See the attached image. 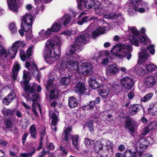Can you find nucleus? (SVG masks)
Here are the masks:
<instances>
[{"mask_svg":"<svg viewBox=\"0 0 157 157\" xmlns=\"http://www.w3.org/2000/svg\"><path fill=\"white\" fill-rule=\"evenodd\" d=\"M98 25L96 22L91 24L86 30L81 33L77 36L74 44L71 45L68 51L66 53L67 56H71L68 61H63L59 65L56 66L59 72L62 73L66 67L75 73V75L77 78L80 77L81 75H89L92 73L93 67L89 61L84 59L79 63L77 56L75 53L81 51L80 46L82 43L86 44L89 41L90 34L93 30L97 29Z\"/></svg>","mask_w":157,"mask_h":157,"instance_id":"1","label":"nucleus"},{"mask_svg":"<svg viewBox=\"0 0 157 157\" xmlns=\"http://www.w3.org/2000/svg\"><path fill=\"white\" fill-rule=\"evenodd\" d=\"M129 34L126 33L129 37V39L131 43L136 46H138L141 43L144 47L142 45V52L139 54V61L141 63L147 60L150 55L147 52L149 51L152 55L155 53L154 45H151L147 46V43L150 42V40L146 36H140L139 32L135 27H131L128 28Z\"/></svg>","mask_w":157,"mask_h":157,"instance_id":"2","label":"nucleus"},{"mask_svg":"<svg viewBox=\"0 0 157 157\" xmlns=\"http://www.w3.org/2000/svg\"><path fill=\"white\" fill-rule=\"evenodd\" d=\"M61 42L59 37L56 36L49 39L45 43V50L44 56L46 62L49 64H52L54 61L59 59V56L57 54L55 49L59 52Z\"/></svg>","mask_w":157,"mask_h":157,"instance_id":"3","label":"nucleus"},{"mask_svg":"<svg viewBox=\"0 0 157 157\" xmlns=\"http://www.w3.org/2000/svg\"><path fill=\"white\" fill-rule=\"evenodd\" d=\"M2 44L0 41V64L3 70L5 71L9 67L6 61L7 58H9L13 59L16 55L18 49L25 47L26 44L24 41H17L14 42L8 50L2 46Z\"/></svg>","mask_w":157,"mask_h":157,"instance_id":"4","label":"nucleus"},{"mask_svg":"<svg viewBox=\"0 0 157 157\" xmlns=\"http://www.w3.org/2000/svg\"><path fill=\"white\" fill-rule=\"evenodd\" d=\"M36 88L37 92H39L41 91V88L40 86L34 83L32 87L30 86V88L28 91V93H27L26 90H25V94L24 93L23 95L26 98L28 101L30 103H32L33 111L35 115L37 116L38 114L36 110L35 107H37L40 112H41V111L40 106L37 101V100L39 98V95L35 93V89Z\"/></svg>","mask_w":157,"mask_h":157,"instance_id":"5","label":"nucleus"},{"mask_svg":"<svg viewBox=\"0 0 157 157\" xmlns=\"http://www.w3.org/2000/svg\"><path fill=\"white\" fill-rule=\"evenodd\" d=\"M113 146V143L108 139H102L96 142L94 150L100 157L107 155L108 153L112 152Z\"/></svg>","mask_w":157,"mask_h":157,"instance_id":"6","label":"nucleus"},{"mask_svg":"<svg viewBox=\"0 0 157 157\" xmlns=\"http://www.w3.org/2000/svg\"><path fill=\"white\" fill-rule=\"evenodd\" d=\"M132 47L128 44H120L115 45L111 50V54L114 56L120 59L125 57L128 55L127 59L129 60L131 58V52Z\"/></svg>","mask_w":157,"mask_h":157,"instance_id":"7","label":"nucleus"},{"mask_svg":"<svg viewBox=\"0 0 157 157\" xmlns=\"http://www.w3.org/2000/svg\"><path fill=\"white\" fill-rule=\"evenodd\" d=\"M103 86V88L100 89L98 90V93L102 98L105 99L111 98L113 95L112 91L115 94L117 93V90L118 89L119 86L117 85H113L112 86L111 89H110L108 86H105V84Z\"/></svg>","mask_w":157,"mask_h":157,"instance_id":"8","label":"nucleus"},{"mask_svg":"<svg viewBox=\"0 0 157 157\" xmlns=\"http://www.w3.org/2000/svg\"><path fill=\"white\" fill-rule=\"evenodd\" d=\"M157 70V66L153 64H140L138 67L137 72L139 75H141Z\"/></svg>","mask_w":157,"mask_h":157,"instance_id":"9","label":"nucleus"},{"mask_svg":"<svg viewBox=\"0 0 157 157\" xmlns=\"http://www.w3.org/2000/svg\"><path fill=\"white\" fill-rule=\"evenodd\" d=\"M140 5L138 2L135 0H129L126 4V5L129 7L127 10L130 13L137 11L140 13L144 12L145 11L144 8H138Z\"/></svg>","mask_w":157,"mask_h":157,"instance_id":"10","label":"nucleus"},{"mask_svg":"<svg viewBox=\"0 0 157 157\" xmlns=\"http://www.w3.org/2000/svg\"><path fill=\"white\" fill-rule=\"evenodd\" d=\"M25 66L29 71L33 70V75L36 78V80L39 81L40 78L41 77V74L38 70L36 65L33 62L31 65H30L28 62H26Z\"/></svg>","mask_w":157,"mask_h":157,"instance_id":"11","label":"nucleus"},{"mask_svg":"<svg viewBox=\"0 0 157 157\" xmlns=\"http://www.w3.org/2000/svg\"><path fill=\"white\" fill-rule=\"evenodd\" d=\"M78 8L83 10L84 8L88 9L93 8L94 1L93 0H77Z\"/></svg>","mask_w":157,"mask_h":157,"instance_id":"12","label":"nucleus"},{"mask_svg":"<svg viewBox=\"0 0 157 157\" xmlns=\"http://www.w3.org/2000/svg\"><path fill=\"white\" fill-rule=\"evenodd\" d=\"M120 83L125 89L127 90L131 89L134 84L133 79L129 77H126L121 79Z\"/></svg>","mask_w":157,"mask_h":157,"instance_id":"13","label":"nucleus"},{"mask_svg":"<svg viewBox=\"0 0 157 157\" xmlns=\"http://www.w3.org/2000/svg\"><path fill=\"white\" fill-rule=\"evenodd\" d=\"M138 123L131 119H128L125 123V127L129 130L131 134H133L136 130L138 126Z\"/></svg>","mask_w":157,"mask_h":157,"instance_id":"14","label":"nucleus"},{"mask_svg":"<svg viewBox=\"0 0 157 157\" xmlns=\"http://www.w3.org/2000/svg\"><path fill=\"white\" fill-rule=\"evenodd\" d=\"M23 78L24 81H21V85L23 86L25 90H26L27 93L30 88V86L28 85L29 81L31 79V76L29 72L26 71L24 70L23 72Z\"/></svg>","mask_w":157,"mask_h":157,"instance_id":"15","label":"nucleus"},{"mask_svg":"<svg viewBox=\"0 0 157 157\" xmlns=\"http://www.w3.org/2000/svg\"><path fill=\"white\" fill-rule=\"evenodd\" d=\"M49 115L52 119V126L51 128L52 132L54 133L56 132L57 129L56 125L58 120V112L55 109L54 111H50Z\"/></svg>","mask_w":157,"mask_h":157,"instance_id":"16","label":"nucleus"},{"mask_svg":"<svg viewBox=\"0 0 157 157\" xmlns=\"http://www.w3.org/2000/svg\"><path fill=\"white\" fill-rule=\"evenodd\" d=\"M55 86L56 87V86L54 85L53 81L51 79L49 80L48 82L46 88L48 90H49V89H51L52 88L53 89V90H51L49 95V98L51 99L55 98L57 96V94L55 90H54Z\"/></svg>","mask_w":157,"mask_h":157,"instance_id":"17","label":"nucleus"},{"mask_svg":"<svg viewBox=\"0 0 157 157\" xmlns=\"http://www.w3.org/2000/svg\"><path fill=\"white\" fill-rule=\"evenodd\" d=\"M156 83L155 77L151 75L148 76L144 79V84L147 88L152 87Z\"/></svg>","mask_w":157,"mask_h":157,"instance_id":"18","label":"nucleus"},{"mask_svg":"<svg viewBox=\"0 0 157 157\" xmlns=\"http://www.w3.org/2000/svg\"><path fill=\"white\" fill-rule=\"evenodd\" d=\"M119 67L115 63H113L109 65L107 69V74L110 75H114L120 71Z\"/></svg>","mask_w":157,"mask_h":157,"instance_id":"19","label":"nucleus"},{"mask_svg":"<svg viewBox=\"0 0 157 157\" xmlns=\"http://www.w3.org/2000/svg\"><path fill=\"white\" fill-rule=\"evenodd\" d=\"M90 86L93 89H96L98 88L101 85H104V83L106 84L107 82V81L105 79L104 82H102L101 83H99L94 79L93 78H90L88 81Z\"/></svg>","mask_w":157,"mask_h":157,"instance_id":"20","label":"nucleus"},{"mask_svg":"<svg viewBox=\"0 0 157 157\" xmlns=\"http://www.w3.org/2000/svg\"><path fill=\"white\" fill-rule=\"evenodd\" d=\"M16 98V94L14 91L12 90L2 100L3 104L7 105H9L12 102L13 100Z\"/></svg>","mask_w":157,"mask_h":157,"instance_id":"21","label":"nucleus"},{"mask_svg":"<svg viewBox=\"0 0 157 157\" xmlns=\"http://www.w3.org/2000/svg\"><path fill=\"white\" fill-rule=\"evenodd\" d=\"M149 145V141L144 138H142L137 142L136 146L137 149H142L143 150L146 148Z\"/></svg>","mask_w":157,"mask_h":157,"instance_id":"22","label":"nucleus"},{"mask_svg":"<svg viewBox=\"0 0 157 157\" xmlns=\"http://www.w3.org/2000/svg\"><path fill=\"white\" fill-rule=\"evenodd\" d=\"M139 150H137L136 152H132L131 150L126 151L124 153L123 157H140L142 154V153Z\"/></svg>","mask_w":157,"mask_h":157,"instance_id":"23","label":"nucleus"},{"mask_svg":"<svg viewBox=\"0 0 157 157\" xmlns=\"http://www.w3.org/2000/svg\"><path fill=\"white\" fill-rule=\"evenodd\" d=\"M51 33L50 28H48L47 31L42 29L38 33L39 39L40 40H44L48 38Z\"/></svg>","mask_w":157,"mask_h":157,"instance_id":"24","label":"nucleus"},{"mask_svg":"<svg viewBox=\"0 0 157 157\" xmlns=\"http://www.w3.org/2000/svg\"><path fill=\"white\" fill-rule=\"evenodd\" d=\"M107 29L108 28L107 27L98 26L96 30L94 31L91 33L93 36L94 37H95L105 33Z\"/></svg>","mask_w":157,"mask_h":157,"instance_id":"25","label":"nucleus"},{"mask_svg":"<svg viewBox=\"0 0 157 157\" xmlns=\"http://www.w3.org/2000/svg\"><path fill=\"white\" fill-rule=\"evenodd\" d=\"M8 7L10 10L14 13H17L18 10V7L16 0H7Z\"/></svg>","mask_w":157,"mask_h":157,"instance_id":"26","label":"nucleus"},{"mask_svg":"<svg viewBox=\"0 0 157 157\" xmlns=\"http://www.w3.org/2000/svg\"><path fill=\"white\" fill-rule=\"evenodd\" d=\"M75 91L78 94H83L87 89L84 83L79 82L75 87Z\"/></svg>","mask_w":157,"mask_h":157,"instance_id":"27","label":"nucleus"},{"mask_svg":"<svg viewBox=\"0 0 157 157\" xmlns=\"http://www.w3.org/2000/svg\"><path fill=\"white\" fill-rule=\"evenodd\" d=\"M34 17L30 14L26 13L21 17V22H25L29 24H33L34 21Z\"/></svg>","mask_w":157,"mask_h":157,"instance_id":"28","label":"nucleus"},{"mask_svg":"<svg viewBox=\"0 0 157 157\" xmlns=\"http://www.w3.org/2000/svg\"><path fill=\"white\" fill-rule=\"evenodd\" d=\"M70 21V16L68 14H65L62 18L58 20V22L60 24L63 23L64 26L66 27L69 24Z\"/></svg>","mask_w":157,"mask_h":157,"instance_id":"29","label":"nucleus"},{"mask_svg":"<svg viewBox=\"0 0 157 157\" xmlns=\"http://www.w3.org/2000/svg\"><path fill=\"white\" fill-rule=\"evenodd\" d=\"M20 69L19 63L16 62L13 64L12 69V77L14 80L16 79L18 72Z\"/></svg>","mask_w":157,"mask_h":157,"instance_id":"30","label":"nucleus"},{"mask_svg":"<svg viewBox=\"0 0 157 157\" xmlns=\"http://www.w3.org/2000/svg\"><path fill=\"white\" fill-rule=\"evenodd\" d=\"M72 145L75 148L78 149L79 148V136L78 135H70Z\"/></svg>","mask_w":157,"mask_h":157,"instance_id":"31","label":"nucleus"},{"mask_svg":"<svg viewBox=\"0 0 157 157\" xmlns=\"http://www.w3.org/2000/svg\"><path fill=\"white\" fill-rule=\"evenodd\" d=\"M93 121H94L98 122L96 126L99 129H101L104 126V121L103 120L102 118L101 117H100L99 118H98L97 117H93Z\"/></svg>","mask_w":157,"mask_h":157,"instance_id":"32","label":"nucleus"},{"mask_svg":"<svg viewBox=\"0 0 157 157\" xmlns=\"http://www.w3.org/2000/svg\"><path fill=\"white\" fill-rule=\"evenodd\" d=\"M141 106L140 105L135 104L131 105L129 108L130 113L132 115H135L139 111Z\"/></svg>","mask_w":157,"mask_h":157,"instance_id":"33","label":"nucleus"},{"mask_svg":"<svg viewBox=\"0 0 157 157\" xmlns=\"http://www.w3.org/2000/svg\"><path fill=\"white\" fill-rule=\"evenodd\" d=\"M102 116L103 117L102 119H105V122L107 123H109L113 120L112 116L111 114H108L107 112L105 111L101 113L100 115V117Z\"/></svg>","mask_w":157,"mask_h":157,"instance_id":"34","label":"nucleus"},{"mask_svg":"<svg viewBox=\"0 0 157 157\" xmlns=\"http://www.w3.org/2000/svg\"><path fill=\"white\" fill-rule=\"evenodd\" d=\"M32 24L21 22V27L25 32H31Z\"/></svg>","mask_w":157,"mask_h":157,"instance_id":"35","label":"nucleus"},{"mask_svg":"<svg viewBox=\"0 0 157 157\" xmlns=\"http://www.w3.org/2000/svg\"><path fill=\"white\" fill-rule=\"evenodd\" d=\"M68 104L71 108H73L77 106L78 105V102L75 98L71 97L68 99Z\"/></svg>","mask_w":157,"mask_h":157,"instance_id":"36","label":"nucleus"},{"mask_svg":"<svg viewBox=\"0 0 157 157\" xmlns=\"http://www.w3.org/2000/svg\"><path fill=\"white\" fill-rule=\"evenodd\" d=\"M148 113L153 116L157 115V104L155 105H150L148 108Z\"/></svg>","mask_w":157,"mask_h":157,"instance_id":"37","label":"nucleus"},{"mask_svg":"<svg viewBox=\"0 0 157 157\" xmlns=\"http://www.w3.org/2000/svg\"><path fill=\"white\" fill-rule=\"evenodd\" d=\"M101 0H95L94 1V4L93 5V8L94 9H95L96 11H97L98 9H99V10L100 11L99 13V14H101L103 12H102V10L100 8V6L101 3Z\"/></svg>","mask_w":157,"mask_h":157,"instance_id":"38","label":"nucleus"},{"mask_svg":"<svg viewBox=\"0 0 157 157\" xmlns=\"http://www.w3.org/2000/svg\"><path fill=\"white\" fill-rule=\"evenodd\" d=\"M61 29V24L59 22H58V20L57 22H55L52 25L50 29L52 32H57L59 31Z\"/></svg>","mask_w":157,"mask_h":157,"instance_id":"39","label":"nucleus"},{"mask_svg":"<svg viewBox=\"0 0 157 157\" xmlns=\"http://www.w3.org/2000/svg\"><path fill=\"white\" fill-rule=\"evenodd\" d=\"M153 95V94L152 93L147 94L140 99V101L144 102L148 101L151 100Z\"/></svg>","mask_w":157,"mask_h":157,"instance_id":"40","label":"nucleus"},{"mask_svg":"<svg viewBox=\"0 0 157 157\" xmlns=\"http://www.w3.org/2000/svg\"><path fill=\"white\" fill-rule=\"evenodd\" d=\"M9 27L11 33L12 34H15L17 32V27L15 22H11L9 25Z\"/></svg>","mask_w":157,"mask_h":157,"instance_id":"41","label":"nucleus"},{"mask_svg":"<svg viewBox=\"0 0 157 157\" xmlns=\"http://www.w3.org/2000/svg\"><path fill=\"white\" fill-rule=\"evenodd\" d=\"M119 16V15L117 14L115 12H113L107 13L104 15V17L107 19H115Z\"/></svg>","mask_w":157,"mask_h":157,"instance_id":"42","label":"nucleus"},{"mask_svg":"<svg viewBox=\"0 0 157 157\" xmlns=\"http://www.w3.org/2000/svg\"><path fill=\"white\" fill-rule=\"evenodd\" d=\"M71 77V76L69 75L67 77L62 78L60 80V83L63 85H66L70 82Z\"/></svg>","mask_w":157,"mask_h":157,"instance_id":"43","label":"nucleus"},{"mask_svg":"<svg viewBox=\"0 0 157 157\" xmlns=\"http://www.w3.org/2000/svg\"><path fill=\"white\" fill-rule=\"evenodd\" d=\"M29 132L31 134V136L34 138H36V129L35 124H32L29 128Z\"/></svg>","mask_w":157,"mask_h":157,"instance_id":"44","label":"nucleus"},{"mask_svg":"<svg viewBox=\"0 0 157 157\" xmlns=\"http://www.w3.org/2000/svg\"><path fill=\"white\" fill-rule=\"evenodd\" d=\"M94 141L87 138H86L84 141V144L87 148L92 147L94 144Z\"/></svg>","mask_w":157,"mask_h":157,"instance_id":"45","label":"nucleus"},{"mask_svg":"<svg viewBox=\"0 0 157 157\" xmlns=\"http://www.w3.org/2000/svg\"><path fill=\"white\" fill-rule=\"evenodd\" d=\"M2 112L4 115L8 116H11L14 114V110L9 109H4Z\"/></svg>","mask_w":157,"mask_h":157,"instance_id":"46","label":"nucleus"},{"mask_svg":"<svg viewBox=\"0 0 157 157\" xmlns=\"http://www.w3.org/2000/svg\"><path fill=\"white\" fill-rule=\"evenodd\" d=\"M15 122L13 118H10L7 120L6 122V128H12Z\"/></svg>","mask_w":157,"mask_h":157,"instance_id":"47","label":"nucleus"},{"mask_svg":"<svg viewBox=\"0 0 157 157\" xmlns=\"http://www.w3.org/2000/svg\"><path fill=\"white\" fill-rule=\"evenodd\" d=\"M95 106V102L94 101H91L88 105L84 106L83 107L84 109L87 110H91L93 109Z\"/></svg>","mask_w":157,"mask_h":157,"instance_id":"48","label":"nucleus"},{"mask_svg":"<svg viewBox=\"0 0 157 157\" xmlns=\"http://www.w3.org/2000/svg\"><path fill=\"white\" fill-rule=\"evenodd\" d=\"M88 17L87 16L85 17H83L81 20L78 21L77 22V24L80 25H81L84 23L86 22L89 21H91L93 20L94 18V17H91L90 18V19H88Z\"/></svg>","mask_w":157,"mask_h":157,"instance_id":"49","label":"nucleus"},{"mask_svg":"<svg viewBox=\"0 0 157 157\" xmlns=\"http://www.w3.org/2000/svg\"><path fill=\"white\" fill-rule=\"evenodd\" d=\"M71 128L70 126L68 127L65 129L64 130V138L65 141H66L67 142L68 140V136H70L69 134L71 132Z\"/></svg>","mask_w":157,"mask_h":157,"instance_id":"50","label":"nucleus"},{"mask_svg":"<svg viewBox=\"0 0 157 157\" xmlns=\"http://www.w3.org/2000/svg\"><path fill=\"white\" fill-rule=\"evenodd\" d=\"M75 34V32L72 30H66L63 32L61 34H63L66 36H71Z\"/></svg>","mask_w":157,"mask_h":157,"instance_id":"51","label":"nucleus"},{"mask_svg":"<svg viewBox=\"0 0 157 157\" xmlns=\"http://www.w3.org/2000/svg\"><path fill=\"white\" fill-rule=\"evenodd\" d=\"M36 4H38V6H36L38 10H41L42 11L43 10L44 7L42 6L41 1L40 0H34Z\"/></svg>","mask_w":157,"mask_h":157,"instance_id":"52","label":"nucleus"},{"mask_svg":"<svg viewBox=\"0 0 157 157\" xmlns=\"http://www.w3.org/2000/svg\"><path fill=\"white\" fill-rule=\"evenodd\" d=\"M150 129L155 130L157 128V122L153 121L148 126Z\"/></svg>","mask_w":157,"mask_h":157,"instance_id":"53","label":"nucleus"},{"mask_svg":"<svg viewBox=\"0 0 157 157\" xmlns=\"http://www.w3.org/2000/svg\"><path fill=\"white\" fill-rule=\"evenodd\" d=\"M20 55L22 60L25 61L26 59L27 58V56L25 53L24 50H20Z\"/></svg>","mask_w":157,"mask_h":157,"instance_id":"54","label":"nucleus"},{"mask_svg":"<svg viewBox=\"0 0 157 157\" xmlns=\"http://www.w3.org/2000/svg\"><path fill=\"white\" fill-rule=\"evenodd\" d=\"M29 120L27 118H25L22 125L23 128L24 129L26 128L29 125Z\"/></svg>","mask_w":157,"mask_h":157,"instance_id":"55","label":"nucleus"},{"mask_svg":"<svg viewBox=\"0 0 157 157\" xmlns=\"http://www.w3.org/2000/svg\"><path fill=\"white\" fill-rule=\"evenodd\" d=\"M33 46H31L29 47L27 50V56L28 57L30 56L33 52Z\"/></svg>","mask_w":157,"mask_h":157,"instance_id":"56","label":"nucleus"},{"mask_svg":"<svg viewBox=\"0 0 157 157\" xmlns=\"http://www.w3.org/2000/svg\"><path fill=\"white\" fill-rule=\"evenodd\" d=\"M150 128L148 126L146 127L142 130L141 135L145 136L149 132Z\"/></svg>","mask_w":157,"mask_h":157,"instance_id":"57","label":"nucleus"},{"mask_svg":"<svg viewBox=\"0 0 157 157\" xmlns=\"http://www.w3.org/2000/svg\"><path fill=\"white\" fill-rule=\"evenodd\" d=\"M28 33L25 34L26 40H30L33 37V35L31 32H27Z\"/></svg>","mask_w":157,"mask_h":157,"instance_id":"58","label":"nucleus"},{"mask_svg":"<svg viewBox=\"0 0 157 157\" xmlns=\"http://www.w3.org/2000/svg\"><path fill=\"white\" fill-rule=\"evenodd\" d=\"M101 3L104 4L106 6L111 3L112 0H101Z\"/></svg>","mask_w":157,"mask_h":157,"instance_id":"59","label":"nucleus"},{"mask_svg":"<svg viewBox=\"0 0 157 157\" xmlns=\"http://www.w3.org/2000/svg\"><path fill=\"white\" fill-rule=\"evenodd\" d=\"M32 156V153H21L20 154V157H31Z\"/></svg>","mask_w":157,"mask_h":157,"instance_id":"60","label":"nucleus"},{"mask_svg":"<svg viewBox=\"0 0 157 157\" xmlns=\"http://www.w3.org/2000/svg\"><path fill=\"white\" fill-rule=\"evenodd\" d=\"M47 147L50 149L53 150L54 148V146L52 143H50L49 144H47Z\"/></svg>","mask_w":157,"mask_h":157,"instance_id":"61","label":"nucleus"},{"mask_svg":"<svg viewBox=\"0 0 157 157\" xmlns=\"http://www.w3.org/2000/svg\"><path fill=\"white\" fill-rule=\"evenodd\" d=\"M48 151H46L45 150L41 152L39 154L38 157H43L46 154L48 153Z\"/></svg>","mask_w":157,"mask_h":157,"instance_id":"62","label":"nucleus"},{"mask_svg":"<svg viewBox=\"0 0 157 157\" xmlns=\"http://www.w3.org/2000/svg\"><path fill=\"white\" fill-rule=\"evenodd\" d=\"M134 96V94L132 92H129L128 94V98L129 100L132 99Z\"/></svg>","mask_w":157,"mask_h":157,"instance_id":"63","label":"nucleus"},{"mask_svg":"<svg viewBox=\"0 0 157 157\" xmlns=\"http://www.w3.org/2000/svg\"><path fill=\"white\" fill-rule=\"evenodd\" d=\"M7 144V142L3 140H0V145L2 146L5 147L6 146Z\"/></svg>","mask_w":157,"mask_h":157,"instance_id":"64","label":"nucleus"}]
</instances>
